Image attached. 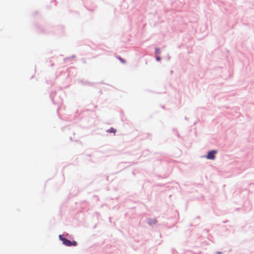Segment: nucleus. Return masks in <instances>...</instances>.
<instances>
[{
	"mask_svg": "<svg viewBox=\"0 0 254 254\" xmlns=\"http://www.w3.org/2000/svg\"><path fill=\"white\" fill-rule=\"evenodd\" d=\"M60 239L63 242V244L67 246H75L77 245L76 242L73 241L71 242L70 241L66 239L65 238L62 237L61 235L60 236Z\"/></svg>",
	"mask_w": 254,
	"mask_h": 254,
	"instance_id": "f257e3e1",
	"label": "nucleus"
},
{
	"mask_svg": "<svg viewBox=\"0 0 254 254\" xmlns=\"http://www.w3.org/2000/svg\"><path fill=\"white\" fill-rule=\"evenodd\" d=\"M119 59L122 63H125L126 62L124 59H122L121 58H119Z\"/></svg>",
	"mask_w": 254,
	"mask_h": 254,
	"instance_id": "20e7f679",
	"label": "nucleus"
},
{
	"mask_svg": "<svg viewBox=\"0 0 254 254\" xmlns=\"http://www.w3.org/2000/svg\"><path fill=\"white\" fill-rule=\"evenodd\" d=\"M107 131L109 132H113L114 133H115V132H116V130L113 128H111L108 130Z\"/></svg>",
	"mask_w": 254,
	"mask_h": 254,
	"instance_id": "7ed1b4c3",
	"label": "nucleus"
},
{
	"mask_svg": "<svg viewBox=\"0 0 254 254\" xmlns=\"http://www.w3.org/2000/svg\"><path fill=\"white\" fill-rule=\"evenodd\" d=\"M222 254V253L220 252H217L216 253V254Z\"/></svg>",
	"mask_w": 254,
	"mask_h": 254,
	"instance_id": "423d86ee",
	"label": "nucleus"
},
{
	"mask_svg": "<svg viewBox=\"0 0 254 254\" xmlns=\"http://www.w3.org/2000/svg\"><path fill=\"white\" fill-rule=\"evenodd\" d=\"M216 151L215 150H211L208 152V154L206 156V158L208 159L214 160L215 158V154L216 153Z\"/></svg>",
	"mask_w": 254,
	"mask_h": 254,
	"instance_id": "f03ea898",
	"label": "nucleus"
},
{
	"mask_svg": "<svg viewBox=\"0 0 254 254\" xmlns=\"http://www.w3.org/2000/svg\"><path fill=\"white\" fill-rule=\"evenodd\" d=\"M156 60H157V61H159L160 60V58L159 57H156Z\"/></svg>",
	"mask_w": 254,
	"mask_h": 254,
	"instance_id": "0eeeda50",
	"label": "nucleus"
},
{
	"mask_svg": "<svg viewBox=\"0 0 254 254\" xmlns=\"http://www.w3.org/2000/svg\"><path fill=\"white\" fill-rule=\"evenodd\" d=\"M155 53L156 54H160V50L158 49H156L155 50Z\"/></svg>",
	"mask_w": 254,
	"mask_h": 254,
	"instance_id": "39448f33",
	"label": "nucleus"
}]
</instances>
